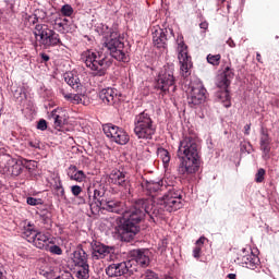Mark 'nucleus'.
I'll return each instance as SVG.
<instances>
[{"mask_svg":"<svg viewBox=\"0 0 279 279\" xmlns=\"http://www.w3.org/2000/svg\"><path fill=\"white\" fill-rule=\"evenodd\" d=\"M56 279H75V277H73V275H71V272H64V274L60 275L59 277H57Z\"/></svg>","mask_w":279,"mask_h":279,"instance_id":"obj_49","label":"nucleus"},{"mask_svg":"<svg viewBox=\"0 0 279 279\" xmlns=\"http://www.w3.org/2000/svg\"><path fill=\"white\" fill-rule=\"evenodd\" d=\"M131 257L141 267H148L149 265V250L147 248H136L131 251Z\"/></svg>","mask_w":279,"mask_h":279,"instance_id":"obj_20","label":"nucleus"},{"mask_svg":"<svg viewBox=\"0 0 279 279\" xmlns=\"http://www.w3.org/2000/svg\"><path fill=\"white\" fill-rule=\"evenodd\" d=\"M77 198V204L82 205V204H87L90 208H93V203L90 202V196L89 194H85L84 196H76Z\"/></svg>","mask_w":279,"mask_h":279,"instance_id":"obj_38","label":"nucleus"},{"mask_svg":"<svg viewBox=\"0 0 279 279\" xmlns=\"http://www.w3.org/2000/svg\"><path fill=\"white\" fill-rule=\"evenodd\" d=\"M201 29H208V22H202L199 24Z\"/></svg>","mask_w":279,"mask_h":279,"instance_id":"obj_53","label":"nucleus"},{"mask_svg":"<svg viewBox=\"0 0 279 279\" xmlns=\"http://www.w3.org/2000/svg\"><path fill=\"white\" fill-rule=\"evenodd\" d=\"M60 93L62 97L65 99V101H69L70 104L74 105H80L84 104V97H86L84 94L81 92H76V94L73 93H66L64 89H60Z\"/></svg>","mask_w":279,"mask_h":279,"instance_id":"obj_27","label":"nucleus"},{"mask_svg":"<svg viewBox=\"0 0 279 279\" xmlns=\"http://www.w3.org/2000/svg\"><path fill=\"white\" fill-rule=\"evenodd\" d=\"M216 85L218 88H222V92L218 94V97L222 99V101H229L230 92H228V86H230V80L226 78V76H222V74H220L217 77Z\"/></svg>","mask_w":279,"mask_h":279,"instance_id":"obj_25","label":"nucleus"},{"mask_svg":"<svg viewBox=\"0 0 279 279\" xmlns=\"http://www.w3.org/2000/svg\"><path fill=\"white\" fill-rule=\"evenodd\" d=\"M75 277L77 279H89L90 278V266L88 264L76 266Z\"/></svg>","mask_w":279,"mask_h":279,"instance_id":"obj_30","label":"nucleus"},{"mask_svg":"<svg viewBox=\"0 0 279 279\" xmlns=\"http://www.w3.org/2000/svg\"><path fill=\"white\" fill-rule=\"evenodd\" d=\"M178 156L180 158L178 167V173L180 175H193V173H197V171H199L202 160L199 158V146L195 138L185 136L180 142Z\"/></svg>","mask_w":279,"mask_h":279,"instance_id":"obj_2","label":"nucleus"},{"mask_svg":"<svg viewBox=\"0 0 279 279\" xmlns=\"http://www.w3.org/2000/svg\"><path fill=\"white\" fill-rule=\"evenodd\" d=\"M222 77H225L226 80H232V77H234V71H232V69H230V66H227L225 69V71L222 72V74H220Z\"/></svg>","mask_w":279,"mask_h":279,"instance_id":"obj_40","label":"nucleus"},{"mask_svg":"<svg viewBox=\"0 0 279 279\" xmlns=\"http://www.w3.org/2000/svg\"><path fill=\"white\" fill-rule=\"evenodd\" d=\"M205 101H206V87H204V83L201 82L199 86L192 87L190 97H187V104L191 108H195V106H199Z\"/></svg>","mask_w":279,"mask_h":279,"instance_id":"obj_14","label":"nucleus"},{"mask_svg":"<svg viewBox=\"0 0 279 279\" xmlns=\"http://www.w3.org/2000/svg\"><path fill=\"white\" fill-rule=\"evenodd\" d=\"M61 14L63 16H72L73 15V7H71V4H64L61 8Z\"/></svg>","mask_w":279,"mask_h":279,"instance_id":"obj_39","label":"nucleus"},{"mask_svg":"<svg viewBox=\"0 0 279 279\" xmlns=\"http://www.w3.org/2000/svg\"><path fill=\"white\" fill-rule=\"evenodd\" d=\"M49 272H44V276H47Z\"/></svg>","mask_w":279,"mask_h":279,"instance_id":"obj_62","label":"nucleus"},{"mask_svg":"<svg viewBox=\"0 0 279 279\" xmlns=\"http://www.w3.org/2000/svg\"><path fill=\"white\" fill-rule=\"evenodd\" d=\"M109 180L111 184H114L116 186H119V189H123L125 193H129L130 175H128V172L123 170H113L109 175Z\"/></svg>","mask_w":279,"mask_h":279,"instance_id":"obj_13","label":"nucleus"},{"mask_svg":"<svg viewBox=\"0 0 279 279\" xmlns=\"http://www.w3.org/2000/svg\"><path fill=\"white\" fill-rule=\"evenodd\" d=\"M156 88L161 90L162 95H167V93H175V76H173V69L165 68L159 73Z\"/></svg>","mask_w":279,"mask_h":279,"instance_id":"obj_8","label":"nucleus"},{"mask_svg":"<svg viewBox=\"0 0 279 279\" xmlns=\"http://www.w3.org/2000/svg\"><path fill=\"white\" fill-rule=\"evenodd\" d=\"M227 44H228L229 47H231V48L236 47V44H234V40H232V39L227 40Z\"/></svg>","mask_w":279,"mask_h":279,"instance_id":"obj_54","label":"nucleus"},{"mask_svg":"<svg viewBox=\"0 0 279 279\" xmlns=\"http://www.w3.org/2000/svg\"><path fill=\"white\" fill-rule=\"evenodd\" d=\"M34 13H35V16H37L38 21H45V19H47V13L43 9H37L35 10Z\"/></svg>","mask_w":279,"mask_h":279,"instance_id":"obj_42","label":"nucleus"},{"mask_svg":"<svg viewBox=\"0 0 279 279\" xmlns=\"http://www.w3.org/2000/svg\"><path fill=\"white\" fill-rule=\"evenodd\" d=\"M39 217L43 220V223L45 226H47L46 228H49L51 226V211L47 210V209H41L38 213Z\"/></svg>","mask_w":279,"mask_h":279,"instance_id":"obj_34","label":"nucleus"},{"mask_svg":"<svg viewBox=\"0 0 279 279\" xmlns=\"http://www.w3.org/2000/svg\"><path fill=\"white\" fill-rule=\"evenodd\" d=\"M207 62L213 66H219V64L221 63V54H208Z\"/></svg>","mask_w":279,"mask_h":279,"instance_id":"obj_36","label":"nucleus"},{"mask_svg":"<svg viewBox=\"0 0 279 279\" xmlns=\"http://www.w3.org/2000/svg\"><path fill=\"white\" fill-rule=\"evenodd\" d=\"M64 82H66V84L76 93H82V82H80V77L73 72H66L64 74Z\"/></svg>","mask_w":279,"mask_h":279,"instance_id":"obj_26","label":"nucleus"},{"mask_svg":"<svg viewBox=\"0 0 279 279\" xmlns=\"http://www.w3.org/2000/svg\"><path fill=\"white\" fill-rule=\"evenodd\" d=\"M68 177L70 180H74V182H85L86 181V173L83 170H77V166L71 165L68 168Z\"/></svg>","mask_w":279,"mask_h":279,"instance_id":"obj_28","label":"nucleus"},{"mask_svg":"<svg viewBox=\"0 0 279 279\" xmlns=\"http://www.w3.org/2000/svg\"><path fill=\"white\" fill-rule=\"evenodd\" d=\"M41 60H44V62H49V56L43 53V54H41Z\"/></svg>","mask_w":279,"mask_h":279,"instance_id":"obj_55","label":"nucleus"},{"mask_svg":"<svg viewBox=\"0 0 279 279\" xmlns=\"http://www.w3.org/2000/svg\"><path fill=\"white\" fill-rule=\"evenodd\" d=\"M238 260L240 265H242L243 267H246V269H256L258 265H260V259L258 258V256L254 255L253 253L240 256L238 257Z\"/></svg>","mask_w":279,"mask_h":279,"instance_id":"obj_24","label":"nucleus"},{"mask_svg":"<svg viewBox=\"0 0 279 279\" xmlns=\"http://www.w3.org/2000/svg\"><path fill=\"white\" fill-rule=\"evenodd\" d=\"M156 218V216L154 217V218H151L153 219V221H156V220H154Z\"/></svg>","mask_w":279,"mask_h":279,"instance_id":"obj_63","label":"nucleus"},{"mask_svg":"<svg viewBox=\"0 0 279 279\" xmlns=\"http://www.w3.org/2000/svg\"><path fill=\"white\" fill-rule=\"evenodd\" d=\"M141 186L144 193H146V195H149L147 199H153L154 206L158 204V199H162V197H159L156 199V193H160V191L165 189V181L162 179L149 180V181L144 180L142 181Z\"/></svg>","mask_w":279,"mask_h":279,"instance_id":"obj_11","label":"nucleus"},{"mask_svg":"<svg viewBox=\"0 0 279 279\" xmlns=\"http://www.w3.org/2000/svg\"><path fill=\"white\" fill-rule=\"evenodd\" d=\"M204 241H206L205 236H201L197 241H196V246L202 248V245H204Z\"/></svg>","mask_w":279,"mask_h":279,"instance_id":"obj_50","label":"nucleus"},{"mask_svg":"<svg viewBox=\"0 0 279 279\" xmlns=\"http://www.w3.org/2000/svg\"><path fill=\"white\" fill-rule=\"evenodd\" d=\"M167 34H169L167 28H157L153 32V43L157 49H163L167 45Z\"/></svg>","mask_w":279,"mask_h":279,"instance_id":"obj_23","label":"nucleus"},{"mask_svg":"<svg viewBox=\"0 0 279 279\" xmlns=\"http://www.w3.org/2000/svg\"><path fill=\"white\" fill-rule=\"evenodd\" d=\"M265 180V169L259 168L255 174V182L260 183Z\"/></svg>","mask_w":279,"mask_h":279,"instance_id":"obj_41","label":"nucleus"},{"mask_svg":"<svg viewBox=\"0 0 279 279\" xmlns=\"http://www.w3.org/2000/svg\"><path fill=\"white\" fill-rule=\"evenodd\" d=\"M26 204H28V206H38V204H43V203L40 198L27 197Z\"/></svg>","mask_w":279,"mask_h":279,"instance_id":"obj_45","label":"nucleus"},{"mask_svg":"<svg viewBox=\"0 0 279 279\" xmlns=\"http://www.w3.org/2000/svg\"><path fill=\"white\" fill-rule=\"evenodd\" d=\"M37 130H41V132H45V130H47V120H39V122L37 123Z\"/></svg>","mask_w":279,"mask_h":279,"instance_id":"obj_47","label":"nucleus"},{"mask_svg":"<svg viewBox=\"0 0 279 279\" xmlns=\"http://www.w3.org/2000/svg\"><path fill=\"white\" fill-rule=\"evenodd\" d=\"M32 243L38 250H47L48 245H51V243H53V239L51 238V234L49 232L45 233L37 231V234Z\"/></svg>","mask_w":279,"mask_h":279,"instance_id":"obj_21","label":"nucleus"},{"mask_svg":"<svg viewBox=\"0 0 279 279\" xmlns=\"http://www.w3.org/2000/svg\"><path fill=\"white\" fill-rule=\"evenodd\" d=\"M87 194H89V204L100 208L101 204L106 202V190L101 185L98 189L87 187Z\"/></svg>","mask_w":279,"mask_h":279,"instance_id":"obj_18","label":"nucleus"},{"mask_svg":"<svg viewBox=\"0 0 279 279\" xmlns=\"http://www.w3.org/2000/svg\"><path fill=\"white\" fill-rule=\"evenodd\" d=\"M82 58L94 77H104L108 73V69L112 66V59L104 52L87 50L82 54Z\"/></svg>","mask_w":279,"mask_h":279,"instance_id":"obj_3","label":"nucleus"},{"mask_svg":"<svg viewBox=\"0 0 279 279\" xmlns=\"http://www.w3.org/2000/svg\"><path fill=\"white\" fill-rule=\"evenodd\" d=\"M28 145H29V147H33L35 149L38 147V144H36L34 142H29Z\"/></svg>","mask_w":279,"mask_h":279,"instance_id":"obj_56","label":"nucleus"},{"mask_svg":"<svg viewBox=\"0 0 279 279\" xmlns=\"http://www.w3.org/2000/svg\"><path fill=\"white\" fill-rule=\"evenodd\" d=\"M102 47L107 49L111 58H114L118 62H128V60H130L128 52L125 51V44L117 32L110 33L109 39L102 44Z\"/></svg>","mask_w":279,"mask_h":279,"instance_id":"obj_6","label":"nucleus"},{"mask_svg":"<svg viewBox=\"0 0 279 279\" xmlns=\"http://www.w3.org/2000/svg\"><path fill=\"white\" fill-rule=\"evenodd\" d=\"M3 184V182L0 180V186Z\"/></svg>","mask_w":279,"mask_h":279,"instance_id":"obj_61","label":"nucleus"},{"mask_svg":"<svg viewBox=\"0 0 279 279\" xmlns=\"http://www.w3.org/2000/svg\"><path fill=\"white\" fill-rule=\"evenodd\" d=\"M60 109H54L50 113V119H52L54 128H62V118L60 117Z\"/></svg>","mask_w":279,"mask_h":279,"instance_id":"obj_33","label":"nucleus"},{"mask_svg":"<svg viewBox=\"0 0 279 279\" xmlns=\"http://www.w3.org/2000/svg\"><path fill=\"white\" fill-rule=\"evenodd\" d=\"M35 36V47H43V49H51L62 45V39L56 31L51 29L47 24H37L33 31Z\"/></svg>","mask_w":279,"mask_h":279,"instance_id":"obj_4","label":"nucleus"},{"mask_svg":"<svg viewBox=\"0 0 279 279\" xmlns=\"http://www.w3.org/2000/svg\"><path fill=\"white\" fill-rule=\"evenodd\" d=\"M72 263L74 267L88 265V253L84 251L82 245H78L72 254Z\"/></svg>","mask_w":279,"mask_h":279,"instance_id":"obj_22","label":"nucleus"},{"mask_svg":"<svg viewBox=\"0 0 279 279\" xmlns=\"http://www.w3.org/2000/svg\"><path fill=\"white\" fill-rule=\"evenodd\" d=\"M134 134L142 141H151L156 134V124L147 111L135 116Z\"/></svg>","mask_w":279,"mask_h":279,"instance_id":"obj_5","label":"nucleus"},{"mask_svg":"<svg viewBox=\"0 0 279 279\" xmlns=\"http://www.w3.org/2000/svg\"><path fill=\"white\" fill-rule=\"evenodd\" d=\"M102 132L107 138H110V141L117 143V145H128V143H130V135L128 132L112 123L102 125Z\"/></svg>","mask_w":279,"mask_h":279,"instance_id":"obj_9","label":"nucleus"},{"mask_svg":"<svg viewBox=\"0 0 279 279\" xmlns=\"http://www.w3.org/2000/svg\"><path fill=\"white\" fill-rule=\"evenodd\" d=\"M54 193L60 199H66V194L64 192V186H62V181L59 180V182L54 184Z\"/></svg>","mask_w":279,"mask_h":279,"instance_id":"obj_35","label":"nucleus"},{"mask_svg":"<svg viewBox=\"0 0 279 279\" xmlns=\"http://www.w3.org/2000/svg\"><path fill=\"white\" fill-rule=\"evenodd\" d=\"M256 60H257V62H260V53H258V52L256 54Z\"/></svg>","mask_w":279,"mask_h":279,"instance_id":"obj_58","label":"nucleus"},{"mask_svg":"<svg viewBox=\"0 0 279 279\" xmlns=\"http://www.w3.org/2000/svg\"><path fill=\"white\" fill-rule=\"evenodd\" d=\"M251 128H252V124H246V125L244 126V134H246V136H250V130H251Z\"/></svg>","mask_w":279,"mask_h":279,"instance_id":"obj_51","label":"nucleus"},{"mask_svg":"<svg viewBox=\"0 0 279 279\" xmlns=\"http://www.w3.org/2000/svg\"><path fill=\"white\" fill-rule=\"evenodd\" d=\"M132 269V260L112 263L106 267L105 271L109 278L125 276Z\"/></svg>","mask_w":279,"mask_h":279,"instance_id":"obj_12","label":"nucleus"},{"mask_svg":"<svg viewBox=\"0 0 279 279\" xmlns=\"http://www.w3.org/2000/svg\"><path fill=\"white\" fill-rule=\"evenodd\" d=\"M36 234H38V231H36L34 225L28 223L23 229L22 238L25 239L28 243H32L34 239H36Z\"/></svg>","mask_w":279,"mask_h":279,"instance_id":"obj_29","label":"nucleus"},{"mask_svg":"<svg viewBox=\"0 0 279 279\" xmlns=\"http://www.w3.org/2000/svg\"><path fill=\"white\" fill-rule=\"evenodd\" d=\"M13 97L15 99H23V97L25 98L26 97L25 89H23V87L17 88L14 92Z\"/></svg>","mask_w":279,"mask_h":279,"instance_id":"obj_43","label":"nucleus"},{"mask_svg":"<svg viewBox=\"0 0 279 279\" xmlns=\"http://www.w3.org/2000/svg\"><path fill=\"white\" fill-rule=\"evenodd\" d=\"M54 29L59 32L60 34H64V32L69 31V19H56L54 20Z\"/></svg>","mask_w":279,"mask_h":279,"instance_id":"obj_31","label":"nucleus"},{"mask_svg":"<svg viewBox=\"0 0 279 279\" xmlns=\"http://www.w3.org/2000/svg\"><path fill=\"white\" fill-rule=\"evenodd\" d=\"M202 256V247L201 246H195L193 248V257L194 258H199Z\"/></svg>","mask_w":279,"mask_h":279,"instance_id":"obj_48","label":"nucleus"},{"mask_svg":"<svg viewBox=\"0 0 279 279\" xmlns=\"http://www.w3.org/2000/svg\"><path fill=\"white\" fill-rule=\"evenodd\" d=\"M71 193H72V195H74V197H80V195L82 194V186L72 185L71 186Z\"/></svg>","mask_w":279,"mask_h":279,"instance_id":"obj_44","label":"nucleus"},{"mask_svg":"<svg viewBox=\"0 0 279 279\" xmlns=\"http://www.w3.org/2000/svg\"><path fill=\"white\" fill-rule=\"evenodd\" d=\"M276 38L278 39L279 37H278V36H276Z\"/></svg>","mask_w":279,"mask_h":279,"instance_id":"obj_64","label":"nucleus"},{"mask_svg":"<svg viewBox=\"0 0 279 279\" xmlns=\"http://www.w3.org/2000/svg\"><path fill=\"white\" fill-rule=\"evenodd\" d=\"M178 43V60L180 64V73L182 77H189L191 75V69H193V61H191V56H189V46L184 44V37L179 36Z\"/></svg>","mask_w":279,"mask_h":279,"instance_id":"obj_7","label":"nucleus"},{"mask_svg":"<svg viewBox=\"0 0 279 279\" xmlns=\"http://www.w3.org/2000/svg\"><path fill=\"white\" fill-rule=\"evenodd\" d=\"M92 256L94 260H101L106 258L109 254H112L114 247L108 246L97 240H93L90 243Z\"/></svg>","mask_w":279,"mask_h":279,"instance_id":"obj_15","label":"nucleus"},{"mask_svg":"<svg viewBox=\"0 0 279 279\" xmlns=\"http://www.w3.org/2000/svg\"><path fill=\"white\" fill-rule=\"evenodd\" d=\"M228 278H229V279H236V275H234V274H229V275H228Z\"/></svg>","mask_w":279,"mask_h":279,"instance_id":"obj_57","label":"nucleus"},{"mask_svg":"<svg viewBox=\"0 0 279 279\" xmlns=\"http://www.w3.org/2000/svg\"><path fill=\"white\" fill-rule=\"evenodd\" d=\"M99 99L106 106H114L116 104H119L121 95L119 94V89L114 87H107L99 92Z\"/></svg>","mask_w":279,"mask_h":279,"instance_id":"obj_16","label":"nucleus"},{"mask_svg":"<svg viewBox=\"0 0 279 279\" xmlns=\"http://www.w3.org/2000/svg\"><path fill=\"white\" fill-rule=\"evenodd\" d=\"M221 1V3H226V0H220Z\"/></svg>","mask_w":279,"mask_h":279,"instance_id":"obj_59","label":"nucleus"},{"mask_svg":"<svg viewBox=\"0 0 279 279\" xmlns=\"http://www.w3.org/2000/svg\"><path fill=\"white\" fill-rule=\"evenodd\" d=\"M180 208H182V196L175 191H169L158 199L156 205H154L153 198H140L133 207L122 213L123 222L118 229L121 241L130 243L134 240L141 231L138 225L145 219V215H148L150 219L155 217L160 219L165 213H175Z\"/></svg>","mask_w":279,"mask_h":279,"instance_id":"obj_1","label":"nucleus"},{"mask_svg":"<svg viewBox=\"0 0 279 279\" xmlns=\"http://www.w3.org/2000/svg\"><path fill=\"white\" fill-rule=\"evenodd\" d=\"M0 167H2L7 175H12V178H16L20 173H23V163L10 155L0 156Z\"/></svg>","mask_w":279,"mask_h":279,"instance_id":"obj_10","label":"nucleus"},{"mask_svg":"<svg viewBox=\"0 0 279 279\" xmlns=\"http://www.w3.org/2000/svg\"><path fill=\"white\" fill-rule=\"evenodd\" d=\"M27 19H28V23H29L31 25H40V23H38L39 20H38V17L36 16L35 13L32 14V15H28Z\"/></svg>","mask_w":279,"mask_h":279,"instance_id":"obj_46","label":"nucleus"},{"mask_svg":"<svg viewBox=\"0 0 279 279\" xmlns=\"http://www.w3.org/2000/svg\"><path fill=\"white\" fill-rule=\"evenodd\" d=\"M157 156L160 158L161 162H163L165 169L169 167V162H171V154L169 150L160 147L157 149Z\"/></svg>","mask_w":279,"mask_h":279,"instance_id":"obj_32","label":"nucleus"},{"mask_svg":"<svg viewBox=\"0 0 279 279\" xmlns=\"http://www.w3.org/2000/svg\"><path fill=\"white\" fill-rule=\"evenodd\" d=\"M46 252H50V254H56L57 256H62V248L56 244L53 245L48 244Z\"/></svg>","mask_w":279,"mask_h":279,"instance_id":"obj_37","label":"nucleus"},{"mask_svg":"<svg viewBox=\"0 0 279 279\" xmlns=\"http://www.w3.org/2000/svg\"><path fill=\"white\" fill-rule=\"evenodd\" d=\"M259 149L264 160H269V158H271V137L269 136V132L264 128H262L259 134Z\"/></svg>","mask_w":279,"mask_h":279,"instance_id":"obj_17","label":"nucleus"},{"mask_svg":"<svg viewBox=\"0 0 279 279\" xmlns=\"http://www.w3.org/2000/svg\"><path fill=\"white\" fill-rule=\"evenodd\" d=\"M0 279H5V269L0 265Z\"/></svg>","mask_w":279,"mask_h":279,"instance_id":"obj_52","label":"nucleus"},{"mask_svg":"<svg viewBox=\"0 0 279 279\" xmlns=\"http://www.w3.org/2000/svg\"><path fill=\"white\" fill-rule=\"evenodd\" d=\"M105 27V29H107V32H108V26H104Z\"/></svg>","mask_w":279,"mask_h":279,"instance_id":"obj_60","label":"nucleus"},{"mask_svg":"<svg viewBox=\"0 0 279 279\" xmlns=\"http://www.w3.org/2000/svg\"><path fill=\"white\" fill-rule=\"evenodd\" d=\"M100 210H107V213H116V215H123L125 210V203L117 199H106L100 204Z\"/></svg>","mask_w":279,"mask_h":279,"instance_id":"obj_19","label":"nucleus"}]
</instances>
